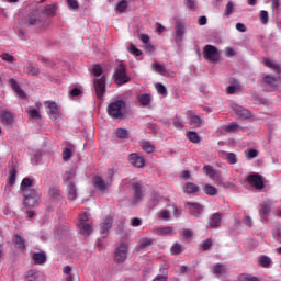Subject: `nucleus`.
<instances>
[{
	"instance_id": "1",
	"label": "nucleus",
	"mask_w": 281,
	"mask_h": 281,
	"mask_svg": "<svg viewBox=\"0 0 281 281\" xmlns=\"http://www.w3.org/2000/svg\"><path fill=\"white\" fill-rule=\"evenodd\" d=\"M34 186V180L30 178H24L21 182L20 189L23 192L24 205L26 207H34L41 199V190L32 188Z\"/></svg>"
},
{
	"instance_id": "2",
	"label": "nucleus",
	"mask_w": 281,
	"mask_h": 281,
	"mask_svg": "<svg viewBox=\"0 0 281 281\" xmlns=\"http://www.w3.org/2000/svg\"><path fill=\"white\" fill-rule=\"evenodd\" d=\"M108 179L104 180L101 176H94L92 178V186L99 192H106L111 186H113V177H115V171L113 169H108Z\"/></svg>"
},
{
	"instance_id": "3",
	"label": "nucleus",
	"mask_w": 281,
	"mask_h": 281,
	"mask_svg": "<svg viewBox=\"0 0 281 281\" xmlns=\"http://www.w3.org/2000/svg\"><path fill=\"white\" fill-rule=\"evenodd\" d=\"M27 23L33 27H45V25H47V18L43 15L41 10L36 7L32 12L29 13Z\"/></svg>"
},
{
	"instance_id": "4",
	"label": "nucleus",
	"mask_w": 281,
	"mask_h": 281,
	"mask_svg": "<svg viewBox=\"0 0 281 281\" xmlns=\"http://www.w3.org/2000/svg\"><path fill=\"white\" fill-rule=\"evenodd\" d=\"M126 103L123 100H116L108 105V114L112 120H122L124 117V110Z\"/></svg>"
},
{
	"instance_id": "5",
	"label": "nucleus",
	"mask_w": 281,
	"mask_h": 281,
	"mask_svg": "<svg viewBox=\"0 0 281 281\" xmlns=\"http://www.w3.org/2000/svg\"><path fill=\"white\" fill-rule=\"evenodd\" d=\"M114 82L119 86L126 85V82H131V77L126 75V66L124 64H120L115 68Z\"/></svg>"
},
{
	"instance_id": "6",
	"label": "nucleus",
	"mask_w": 281,
	"mask_h": 281,
	"mask_svg": "<svg viewBox=\"0 0 281 281\" xmlns=\"http://www.w3.org/2000/svg\"><path fill=\"white\" fill-rule=\"evenodd\" d=\"M203 56L209 63H218V60H221V54L218 53V48L213 45H206L203 48Z\"/></svg>"
},
{
	"instance_id": "7",
	"label": "nucleus",
	"mask_w": 281,
	"mask_h": 281,
	"mask_svg": "<svg viewBox=\"0 0 281 281\" xmlns=\"http://www.w3.org/2000/svg\"><path fill=\"white\" fill-rule=\"evenodd\" d=\"M128 258V244L122 243L114 250V262L122 265Z\"/></svg>"
},
{
	"instance_id": "8",
	"label": "nucleus",
	"mask_w": 281,
	"mask_h": 281,
	"mask_svg": "<svg viewBox=\"0 0 281 281\" xmlns=\"http://www.w3.org/2000/svg\"><path fill=\"white\" fill-rule=\"evenodd\" d=\"M93 87L95 91V95L99 100H102L104 93H106V76L103 75L99 79L93 80Z\"/></svg>"
},
{
	"instance_id": "9",
	"label": "nucleus",
	"mask_w": 281,
	"mask_h": 281,
	"mask_svg": "<svg viewBox=\"0 0 281 281\" xmlns=\"http://www.w3.org/2000/svg\"><path fill=\"white\" fill-rule=\"evenodd\" d=\"M87 221H89V215H87V213L79 214V221H78L77 227L86 236H89V234H91L92 228H91V225L87 223Z\"/></svg>"
},
{
	"instance_id": "10",
	"label": "nucleus",
	"mask_w": 281,
	"mask_h": 281,
	"mask_svg": "<svg viewBox=\"0 0 281 281\" xmlns=\"http://www.w3.org/2000/svg\"><path fill=\"white\" fill-rule=\"evenodd\" d=\"M184 210L191 213L195 218H199L201 214H203V206L199 202H186Z\"/></svg>"
},
{
	"instance_id": "11",
	"label": "nucleus",
	"mask_w": 281,
	"mask_h": 281,
	"mask_svg": "<svg viewBox=\"0 0 281 281\" xmlns=\"http://www.w3.org/2000/svg\"><path fill=\"white\" fill-rule=\"evenodd\" d=\"M247 182L249 186H252V188H256V190H263L265 189V180L262 179V176L259 173H251L247 177Z\"/></svg>"
},
{
	"instance_id": "12",
	"label": "nucleus",
	"mask_w": 281,
	"mask_h": 281,
	"mask_svg": "<svg viewBox=\"0 0 281 281\" xmlns=\"http://www.w3.org/2000/svg\"><path fill=\"white\" fill-rule=\"evenodd\" d=\"M37 10L42 13L43 16H56V10H58V7L54 3L50 4H40L37 5Z\"/></svg>"
},
{
	"instance_id": "13",
	"label": "nucleus",
	"mask_w": 281,
	"mask_h": 281,
	"mask_svg": "<svg viewBox=\"0 0 281 281\" xmlns=\"http://www.w3.org/2000/svg\"><path fill=\"white\" fill-rule=\"evenodd\" d=\"M46 106L48 108L49 119L53 120V122L59 120L60 109L58 108V104L56 102L48 101L46 102Z\"/></svg>"
},
{
	"instance_id": "14",
	"label": "nucleus",
	"mask_w": 281,
	"mask_h": 281,
	"mask_svg": "<svg viewBox=\"0 0 281 281\" xmlns=\"http://www.w3.org/2000/svg\"><path fill=\"white\" fill-rule=\"evenodd\" d=\"M130 164L134 166V168H144L146 160L139 154H131L128 156Z\"/></svg>"
},
{
	"instance_id": "15",
	"label": "nucleus",
	"mask_w": 281,
	"mask_h": 281,
	"mask_svg": "<svg viewBox=\"0 0 281 281\" xmlns=\"http://www.w3.org/2000/svg\"><path fill=\"white\" fill-rule=\"evenodd\" d=\"M232 109L238 117H241V120H249V117H251V112L238 104H233Z\"/></svg>"
},
{
	"instance_id": "16",
	"label": "nucleus",
	"mask_w": 281,
	"mask_h": 281,
	"mask_svg": "<svg viewBox=\"0 0 281 281\" xmlns=\"http://www.w3.org/2000/svg\"><path fill=\"white\" fill-rule=\"evenodd\" d=\"M132 190L134 192V203H139L144 199V191L142 190V183L133 182Z\"/></svg>"
},
{
	"instance_id": "17",
	"label": "nucleus",
	"mask_w": 281,
	"mask_h": 281,
	"mask_svg": "<svg viewBox=\"0 0 281 281\" xmlns=\"http://www.w3.org/2000/svg\"><path fill=\"white\" fill-rule=\"evenodd\" d=\"M111 227H113V217L108 216L103 221L101 228H100L102 238H106V236H109V229H111Z\"/></svg>"
},
{
	"instance_id": "18",
	"label": "nucleus",
	"mask_w": 281,
	"mask_h": 281,
	"mask_svg": "<svg viewBox=\"0 0 281 281\" xmlns=\"http://www.w3.org/2000/svg\"><path fill=\"white\" fill-rule=\"evenodd\" d=\"M221 221H223V214L214 213L209 218V227H211V229H218V227H221Z\"/></svg>"
},
{
	"instance_id": "19",
	"label": "nucleus",
	"mask_w": 281,
	"mask_h": 281,
	"mask_svg": "<svg viewBox=\"0 0 281 281\" xmlns=\"http://www.w3.org/2000/svg\"><path fill=\"white\" fill-rule=\"evenodd\" d=\"M9 83L11 89L14 91V93H16L19 98H21L22 100H25V98H27V95L25 94V91L21 89V86H19V82H16L15 79H10Z\"/></svg>"
},
{
	"instance_id": "20",
	"label": "nucleus",
	"mask_w": 281,
	"mask_h": 281,
	"mask_svg": "<svg viewBox=\"0 0 281 281\" xmlns=\"http://www.w3.org/2000/svg\"><path fill=\"white\" fill-rule=\"evenodd\" d=\"M25 281H41L43 280V273L36 269H31L24 276Z\"/></svg>"
},
{
	"instance_id": "21",
	"label": "nucleus",
	"mask_w": 281,
	"mask_h": 281,
	"mask_svg": "<svg viewBox=\"0 0 281 281\" xmlns=\"http://www.w3.org/2000/svg\"><path fill=\"white\" fill-rule=\"evenodd\" d=\"M0 122L3 124V126H12L14 122V116L9 111H2L0 115Z\"/></svg>"
},
{
	"instance_id": "22",
	"label": "nucleus",
	"mask_w": 281,
	"mask_h": 281,
	"mask_svg": "<svg viewBox=\"0 0 281 281\" xmlns=\"http://www.w3.org/2000/svg\"><path fill=\"white\" fill-rule=\"evenodd\" d=\"M153 243H155V238L143 237L138 241L137 249L138 250L148 249V247H153Z\"/></svg>"
},
{
	"instance_id": "23",
	"label": "nucleus",
	"mask_w": 281,
	"mask_h": 281,
	"mask_svg": "<svg viewBox=\"0 0 281 281\" xmlns=\"http://www.w3.org/2000/svg\"><path fill=\"white\" fill-rule=\"evenodd\" d=\"M48 196L53 201H61L63 200V194H60V188H58V187L49 188Z\"/></svg>"
},
{
	"instance_id": "24",
	"label": "nucleus",
	"mask_w": 281,
	"mask_h": 281,
	"mask_svg": "<svg viewBox=\"0 0 281 281\" xmlns=\"http://www.w3.org/2000/svg\"><path fill=\"white\" fill-rule=\"evenodd\" d=\"M263 65L265 67H268L269 69H273L276 74H281V65L269 59V58H263Z\"/></svg>"
},
{
	"instance_id": "25",
	"label": "nucleus",
	"mask_w": 281,
	"mask_h": 281,
	"mask_svg": "<svg viewBox=\"0 0 281 281\" xmlns=\"http://www.w3.org/2000/svg\"><path fill=\"white\" fill-rule=\"evenodd\" d=\"M63 273L66 276L65 281H76V279L80 281L78 276L71 272V266H65L63 268Z\"/></svg>"
},
{
	"instance_id": "26",
	"label": "nucleus",
	"mask_w": 281,
	"mask_h": 281,
	"mask_svg": "<svg viewBox=\"0 0 281 281\" xmlns=\"http://www.w3.org/2000/svg\"><path fill=\"white\" fill-rule=\"evenodd\" d=\"M263 82L265 85H267V87H269L272 91L278 89V79H276V77L271 76V75H267L263 78Z\"/></svg>"
},
{
	"instance_id": "27",
	"label": "nucleus",
	"mask_w": 281,
	"mask_h": 281,
	"mask_svg": "<svg viewBox=\"0 0 281 281\" xmlns=\"http://www.w3.org/2000/svg\"><path fill=\"white\" fill-rule=\"evenodd\" d=\"M201 188L196 186L194 182H187L183 188V192L186 194H196V192H199Z\"/></svg>"
},
{
	"instance_id": "28",
	"label": "nucleus",
	"mask_w": 281,
	"mask_h": 281,
	"mask_svg": "<svg viewBox=\"0 0 281 281\" xmlns=\"http://www.w3.org/2000/svg\"><path fill=\"white\" fill-rule=\"evenodd\" d=\"M32 259L34 265H45V262H47V255H45V252H35Z\"/></svg>"
},
{
	"instance_id": "29",
	"label": "nucleus",
	"mask_w": 281,
	"mask_h": 281,
	"mask_svg": "<svg viewBox=\"0 0 281 281\" xmlns=\"http://www.w3.org/2000/svg\"><path fill=\"white\" fill-rule=\"evenodd\" d=\"M151 67L156 74H160V76H168V68H166V66L161 65L160 63L155 61L151 64Z\"/></svg>"
},
{
	"instance_id": "30",
	"label": "nucleus",
	"mask_w": 281,
	"mask_h": 281,
	"mask_svg": "<svg viewBox=\"0 0 281 281\" xmlns=\"http://www.w3.org/2000/svg\"><path fill=\"white\" fill-rule=\"evenodd\" d=\"M186 34V26H183L181 23H178L176 25V43H180L183 41V35Z\"/></svg>"
},
{
	"instance_id": "31",
	"label": "nucleus",
	"mask_w": 281,
	"mask_h": 281,
	"mask_svg": "<svg viewBox=\"0 0 281 281\" xmlns=\"http://www.w3.org/2000/svg\"><path fill=\"white\" fill-rule=\"evenodd\" d=\"M173 232H175V228L170 226L159 227L154 229V234H157L158 236H168L170 234H173Z\"/></svg>"
},
{
	"instance_id": "32",
	"label": "nucleus",
	"mask_w": 281,
	"mask_h": 281,
	"mask_svg": "<svg viewBox=\"0 0 281 281\" xmlns=\"http://www.w3.org/2000/svg\"><path fill=\"white\" fill-rule=\"evenodd\" d=\"M77 196H78V191L76 189V184L70 181L68 184V199L69 201H76Z\"/></svg>"
},
{
	"instance_id": "33",
	"label": "nucleus",
	"mask_w": 281,
	"mask_h": 281,
	"mask_svg": "<svg viewBox=\"0 0 281 281\" xmlns=\"http://www.w3.org/2000/svg\"><path fill=\"white\" fill-rule=\"evenodd\" d=\"M13 243L18 249L25 250L27 248V246H25V238L20 235H14Z\"/></svg>"
},
{
	"instance_id": "34",
	"label": "nucleus",
	"mask_w": 281,
	"mask_h": 281,
	"mask_svg": "<svg viewBox=\"0 0 281 281\" xmlns=\"http://www.w3.org/2000/svg\"><path fill=\"white\" fill-rule=\"evenodd\" d=\"M214 276H225L227 273V268L223 263H216L213 266Z\"/></svg>"
},
{
	"instance_id": "35",
	"label": "nucleus",
	"mask_w": 281,
	"mask_h": 281,
	"mask_svg": "<svg viewBox=\"0 0 281 281\" xmlns=\"http://www.w3.org/2000/svg\"><path fill=\"white\" fill-rule=\"evenodd\" d=\"M16 167H11L9 170L8 184L14 186L16 183Z\"/></svg>"
},
{
	"instance_id": "36",
	"label": "nucleus",
	"mask_w": 281,
	"mask_h": 281,
	"mask_svg": "<svg viewBox=\"0 0 281 281\" xmlns=\"http://www.w3.org/2000/svg\"><path fill=\"white\" fill-rule=\"evenodd\" d=\"M271 212V201H265L261 204V210H259V214L263 216H269V213Z\"/></svg>"
},
{
	"instance_id": "37",
	"label": "nucleus",
	"mask_w": 281,
	"mask_h": 281,
	"mask_svg": "<svg viewBox=\"0 0 281 281\" xmlns=\"http://www.w3.org/2000/svg\"><path fill=\"white\" fill-rule=\"evenodd\" d=\"M203 192H205L207 196H216V194H218V190L212 184H205L203 187Z\"/></svg>"
},
{
	"instance_id": "38",
	"label": "nucleus",
	"mask_w": 281,
	"mask_h": 281,
	"mask_svg": "<svg viewBox=\"0 0 281 281\" xmlns=\"http://www.w3.org/2000/svg\"><path fill=\"white\" fill-rule=\"evenodd\" d=\"M137 100L140 104V106H148V104H150V94H138L137 95Z\"/></svg>"
},
{
	"instance_id": "39",
	"label": "nucleus",
	"mask_w": 281,
	"mask_h": 281,
	"mask_svg": "<svg viewBox=\"0 0 281 281\" xmlns=\"http://www.w3.org/2000/svg\"><path fill=\"white\" fill-rule=\"evenodd\" d=\"M190 120V125L191 126H195V128H200V126L203 124V119H201V116L199 115H191L189 117Z\"/></svg>"
},
{
	"instance_id": "40",
	"label": "nucleus",
	"mask_w": 281,
	"mask_h": 281,
	"mask_svg": "<svg viewBox=\"0 0 281 281\" xmlns=\"http://www.w3.org/2000/svg\"><path fill=\"white\" fill-rule=\"evenodd\" d=\"M187 139L192 142L193 144H199L201 142V136H199V133L190 131L187 133Z\"/></svg>"
},
{
	"instance_id": "41",
	"label": "nucleus",
	"mask_w": 281,
	"mask_h": 281,
	"mask_svg": "<svg viewBox=\"0 0 281 281\" xmlns=\"http://www.w3.org/2000/svg\"><path fill=\"white\" fill-rule=\"evenodd\" d=\"M202 170L206 177H210V179H214V177H216V170L210 165L204 166Z\"/></svg>"
},
{
	"instance_id": "42",
	"label": "nucleus",
	"mask_w": 281,
	"mask_h": 281,
	"mask_svg": "<svg viewBox=\"0 0 281 281\" xmlns=\"http://www.w3.org/2000/svg\"><path fill=\"white\" fill-rule=\"evenodd\" d=\"M142 148L145 153H147V155H150V153L155 151V146L153 144H150V142H148V140H144L142 143Z\"/></svg>"
},
{
	"instance_id": "43",
	"label": "nucleus",
	"mask_w": 281,
	"mask_h": 281,
	"mask_svg": "<svg viewBox=\"0 0 281 281\" xmlns=\"http://www.w3.org/2000/svg\"><path fill=\"white\" fill-rule=\"evenodd\" d=\"M259 265L260 267H263V269H269V267L271 266V258L267 256L259 257Z\"/></svg>"
},
{
	"instance_id": "44",
	"label": "nucleus",
	"mask_w": 281,
	"mask_h": 281,
	"mask_svg": "<svg viewBox=\"0 0 281 281\" xmlns=\"http://www.w3.org/2000/svg\"><path fill=\"white\" fill-rule=\"evenodd\" d=\"M26 69L29 76H38L41 74V69L36 65L30 64Z\"/></svg>"
},
{
	"instance_id": "45",
	"label": "nucleus",
	"mask_w": 281,
	"mask_h": 281,
	"mask_svg": "<svg viewBox=\"0 0 281 281\" xmlns=\"http://www.w3.org/2000/svg\"><path fill=\"white\" fill-rule=\"evenodd\" d=\"M239 281H260L258 277L247 274V273H241L238 276Z\"/></svg>"
},
{
	"instance_id": "46",
	"label": "nucleus",
	"mask_w": 281,
	"mask_h": 281,
	"mask_svg": "<svg viewBox=\"0 0 281 281\" xmlns=\"http://www.w3.org/2000/svg\"><path fill=\"white\" fill-rule=\"evenodd\" d=\"M128 9V2L126 0H122L120 1L116 7H115V11L116 12H125Z\"/></svg>"
},
{
	"instance_id": "47",
	"label": "nucleus",
	"mask_w": 281,
	"mask_h": 281,
	"mask_svg": "<svg viewBox=\"0 0 281 281\" xmlns=\"http://www.w3.org/2000/svg\"><path fill=\"white\" fill-rule=\"evenodd\" d=\"M238 128H240V125H238V123H236V122H233V123L226 125L224 131L226 133H236L238 131Z\"/></svg>"
},
{
	"instance_id": "48",
	"label": "nucleus",
	"mask_w": 281,
	"mask_h": 281,
	"mask_svg": "<svg viewBox=\"0 0 281 281\" xmlns=\"http://www.w3.org/2000/svg\"><path fill=\"white\" fill-rule=\"evenodd\" d=\"M127 50L130 52V54H132V56H142L144 53L142 50H139L137 48V46H135V44H130V46L127 47Z\"/></svg>"
},
{
	"instance_id": "49",
	"label": "nucleus",
	"mask_w": 281,
	"mask_h": 281,
	"mask_svg": "<svg viewBox=\"0 0 281 281\" xmlns=\"http://www.w3.org/2000/svg\"><path fill=\"white\" fill-rule=\"evenodd\" d=\"M172 256H179V254H181V251H183V246H181V244L176 243L171 246L170 249Z\"/></svg>"
},
{
	"instance_id": "50",
	"label": "nucleus",
	"mask_w": 281,
	"mask_h": 281,
	"mask_svg": "<svg viewBox=\"0 0 281 281\" xmlns=\"http://www.w3.org/2000/svg\"><path fill=\"white\" fill-rule=\"evenodd\" d=\"M245 157L246 159H256L258 157V149H246Z\"/></svg>"
},
{
	"instance_id": "51",
	"label": "nucleus",
	"mask_w": 281,
	"mask_h": 281,
	"mask_svg": "<svg viewBox=\"0 0 281 281\" xmlns=\"http://www.w3.org/2000/svg\"><path fill=\"white\" fill-rule=\"evenodd\" d=\"M27 115L31 117V120H41V112H38L36 109L27 110Z\"/></svg>"
},
{
	"instance_id": "52",
	"label": "nucleus",
	"mask_w": 281,
	"mask_h": 281,
	"mask_svg": "<svg viewBox=\"0 0 281 281\" xmlns=\"http://www.w3.org/2000/svg\"><path fill=\"white\" fill-rule=\"evenodd\" d=\"M74 155V151H71V148L69 147H65L64 150H63V159L65 161H69V159H71Z\"/></svg>"
},
{
	"instance_id": "53",
	"label": "nucleus",
	"mask_w": 281,
	"mask_h": 281,
	"mask_svg": "<svg viewBox=\"0 0 281 281\" xmlns=\"http://www.w3.org/2000/svg\"><path fill=\"white\" fill-rule=\"evenodd\" d=\"M116 137L119 139H126L128 137V131L124 128H117L116 130Z\"/></svg>"
},
{
	"instance_id": "54",
	"label": "nucleus",
	"mask_w": 281,
	"mask_h": 281,
	"mask_svg": "<svg viewBox=\"0 0 281 281\" xmlns=\"http://www.w3.org/2000/svg\"><path fill=\"white\" fill-rule=\"evenodd\" d=\"M226 160L228 161V164H238V158L236 157V154L234 153H227L226 154Z\"/></svg>"
},
{
	"instance_id": "55",
	"label": "nucleus",
	"mask_w": 281,
	"mask_h": 281,
	"mask_svg": "<svg viewBox=\"0 0 281 281\" xmlns=\"http://www.w3.org/2000/svg\"><path fill=\"white\" fill-rule=\"evenodd\" d=\"M0 58H2V60H4V63H15L16 58L12 55H10L9 53H4L0 56Z\"/></svg>"
},
{
	"instance_id": "56",
	"label": "nucleus",
	"mask_w": 281,
	"mask_h": 281,
	"mask_svg": "<svg viewBox=\"0 0 281 281\" xmlns=\"http://www.w3.org/2000/svg\"><path fill=\"white\" fill-rule=\"evenodd\" d=\"M260 22L262 25H267L269 23V12L260 11Z\"/></svg>"
},
{
	"instance_id": "57",
	"label": "nucleus",
	"mask_w": 281,
	"mask_h": 281,
	"mask_svg": "<svg viewBox=\"0 0 281 281\" xmlns=\"http://www.w3.org/2000/svg\"><path fill=\"white\" fill-rule=\"evenodd\" d=\"M156 90L160 95H167L168 94V89H166V86L164 83H156Z\"/></svg>"
},
{
	"instance_id": "58",
	"label": "nucleus",
	"mask_w": 281,
	"mask_h": 281,
	"mask_svg": "<svg viewBox=\"0 0 281 281\" xmlns=\"http://www.w3.org/2000/svg\"><path fill=\"white\" fill-rule=\"evenodd\" d=\"M172 122H173L175 128H183V126H184L183 120H181V117H179V116H175Z\"/></svg>"
},
{
	"instance_id": "59",
	"label": "nucleus",
	"mask_w": 281,
	"mask_h": 281,
	"mask_svg": "<svg viewBox=\"0 0 281 281\" xmlns=\"http://www.w3.org/2000/svg\"><path fill=\"white\" fill-rule=\"evenodd\" d=\"M67 4L69 10H78L80 8L78 0H67Z\"/></svg>"
},
{
	"instance_id": "60",
	"label": "nucleus",
	"mask_w": 281,
	"mask_h": 281,
	"mask_svg": "<svg viewBox=\"0 0 281 281\" xmlns=\"http://www.w3.org/2000/svg\"><path fill=\"white\" fill-rule=\"evenodd\" d=\"M92 74L93 76H95V78H100V76H102V66H100L99 64L94 65Z\"/></svg>"
},
{
	"instance_id": "61",
	"label": "nucleus",
	"mask_w": 281,
	"mask_h": 281,
	"mask_svg": "<svg viewBox=\"0 0 281 281\" xmlns=\"http://www.w3.org/2000/svg\"><path fill=\"white\" fill-rule=\"evenodd\" d=\"M212 247V239L211 238H207L205 239L203 243H202V249L204 251H207L209 249H211Z\"/></svg>"
},
{
	"instance_id": "62",
	"label": "nucleus",
	"mask_w": 281,
	"mask_h": 281,
	"mask_svg": "<svg viewBox=\"0 0 281 281\" xmlns=\"http://www.w3.org/2000/svg\"><path fill=\"white\" fill-rule=\"evenodd\" d=\"M234 12V3L232 1H228L225 9L226 16H229Z\"/></svg>"
},
{
	"instance_id": "63",
	"label": "nucleus",
	"mask_w": 281,
	"mask_h": 281,
	"mask_svg": "<svg viewBox=\"0 0 281 281\" xmlns=\"http://www.w3.org/2000/svg\"><path fill=\"white\" fill-rule=\"evenodd\" d=\"M160 218H162V221H170V211L168 210L161 211Z\"/></svg>"
},
{
	"instance_id": "64",
	"label": "nucleus",
	"mask_w": 281,
	"mask_h": 281,
	"mask_svg": "<svg viewBox=\"0 0 281 281\" xmlns=\"http://www.w3.org/2000/svg\"><path fill=\"white\" fill-rule=\"evenodd\" d=\"M131 225H132V227H139V225H142V220H139L137 217H133L131 220Z\"/></svg>"
}]
</instances>
